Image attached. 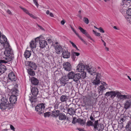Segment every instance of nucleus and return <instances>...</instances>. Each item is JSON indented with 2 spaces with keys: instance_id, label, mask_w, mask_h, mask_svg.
I'll list each match as a JSON object with an SVG mask.
<instances>
[{
  "instance_id": "4c0bfd02",
  "label": "nucleus",
  "mask_w": 131,
  "mask_h": 131,
  "mask_svg": "<svg viewBox=\"0 0 131 131\" xmlns=\"http://www.w3.org/2000/svg\"><path fill=\"white\" fill-rule=\"evenodd\" d=\"M19 7L23 10V11L25 12L26 14H28V15L29 14V13L28 11V10L26 9L25 8H23L21 6H20Z\"/></svg>"
},
{
  "instance_id": "423d86ee",
  "label": "nucleus",
  "mask_w": 131,
  "mask_h": 131,
  "mask_svg": "<svg viewBox=\"0 0 131 131\" xmlns=\"http://www.w3.org/2000/svg\"><path fill=\"white\" fill-rule=\"evenodd\" d=\"M98 122V120L95 121L94 124L93 125L94 129H95V130L97 129L99 131L101 130L104 128L103 125V124H99Z\"/></svg>"
},
{
  "instance_id": "37998d69",
  "label": "nucleus",
  "mask_w": 131,
  "mask_h": 131,
  "mask_svg": "<svg viewBox=\"0 0 131 131\" xmlns=\"http://www.w3.org/2000/svg\"><path fill=\"white\" fill-rule=\"evenodd\" d=\"M127 14L129 16H131V8H129L127 10Z\"/></svg>"
},
{
  "instance_id": "79ce46f5",
  "label": "nucleus",
  "mask_w": 131,
  "mask_h": 131,
  "mask_svg": "<svg viewBox=\"0 0 131 131\" xmlns=\"http://www.w3.org/2000/svg\"><path fill=\"white\" fill-rule=\"evenodd\" d=\"M82 73H81V78L82 79H84L86 77V73L85 72H82Z\"/></svg>"
},
{
  "instance_id": "bf43d9fd",
  "label": "nucleus",
  "mask_w": 131,
  "mask_h": 131,
  "mask_svg": "<svg viewBox=\"0 0 131 131\" xmlns=\"http://www.w3.org/2000/svg\"><path fill=\"white\" fill-rule=\"evenodd\" d=\"M29 15L30 17H32V18L35 19L36 18V17L35 16L32 14H30V13L29 14H28Z\"/></svg>"
},
{
  "instance_id": "864d4df0",
  "label": "nucleus",
  "mask_w": 131,
  "mask_h": 131,
  "mask_svg": "<svg viewBox=\"0 0 131 131\" xmlns=\"http://www.w3.org/2000/svg\"><path fill=\"white\" fill-rule=\"evenodd\" d=\"M111 91L108 92H107L105 94L106 96L108 97L111 96Z\"/></svg>"
},
{
  "instance_id": "f3484780",
  "label": "nucleus",
  "mask_w": 131,
  "mask_h": 131,
  "mask_svg": "<svg viewBox=\"0 0 131 131\" xmlns=\"http://www.w3.org/2000/svg\"><path fill=\"white\" fill-rule=\"evenodd\" d=\"M27 63L29 66L32 68L34 70H36V69L37 66L34 62L32 61H28Z\"/></svg>"
},
{
  "instance_id": "a878e982",
  "label": "nucleus",
  "mask_w": 131,
  "mask_h": 131,
  "mask_svg": "<svg viewBox=\"0 0 131 131\" xmlns=\"http://www.w3.org/2000/svg\"><path fill=\"white\" fill-rule=\"evenodd\" d=\"M127 129L129 131H131V121H129L128 122L126 126Z\"/></svg>"
},
{
  "instance_id": "20e7f679",
  "label": "nucleus",
  "mask_w": 131,
  "mask_h": 131,
  "mask_svg": "<svg viewBox=\"0 0 131 131\" xmlns=\"http://www.w3.org/2000/svg\"><path fill=\"white\" fill-rule=\"evenodd\" d=\"M45 108L44 104L41 103L38 104L36 106L35 110L38 114L41 116L43 115L44 110Z\"/></svg>"
},
{
  "instance_id": "ddd939ff",
  "label": "nucleus",
  "mask_w": 131,
  "mask_h": 131,
  "mask_svg": "<svg viewBox=\"0 0 131 131\" xmlns=\"http://www.w3.org/2000/svg\"><path fill=\"white\" fill-rule=\"evenodd\" d=\"M62 56L63 58H68L70 57V52L67 50H64L62 51Z\"/></svg>"
},
{
  "instance_id": "f704fd0d",
  "label": "nucleus",
  "mask_w": 131,
  "mask_h": 131,
  "mask_svg": "<svg viewBox=\"0 0 131 131\" xmlns=\"http://www.w3.org/2000/svg\"><path fill=\"white\" fill-rule=\"evenodd\" d=\"M2 37L3 39H4V42H1V43H4L5 42V43H7L8 45V43H9L7 42V39L6 37L4 35H2Z\"/></svg>"
},
{
  "instance_id": "1a4fd4ad",
  "label": "nucleus",
  "mask_w": 131,
  "mask_h": 131,
  "mask_svg": "<svg viewBox=\"0 0 131 131\" xmlns=\"http://www.w3.org/2000/svg\"><path fill=\"white\" fill-rule=\"evenodd\" d=\"M85 68L84 65L83 64H79L76 67V71L78 72H82Z\"/></svg>"
},
{
  "instance_id": "b1692460",
  "label": "nucleus",
  "mask_w": 131,
  "mask_h": 131,
  "mask_svg": "<svg viewBox=\"0 0 131 131\" xmlns=\"http://www.w3.org/2000/svg\"><path fill=\"white\" fill-rule=\"evenodd\" d=\"M75 74V73L72 71L69 72L67 75L68 78L69 79H73L74 77V75Z\"/></svg>"
},
{
  "instance_id": "052dcab7",
  "label": "nucleus",
  "mask_w": 131,
  "mask_h": 131,
  "mask_svg": "<svg viewBox=\"0 0 131 131\" xmlns=\"http://www.w3.org/2000/svg\"><path fill=\"white\" fill-rule=\"evenodd\" d=\"M72 57L73 60L74 61L76 58V56H75V55H74L73 53H72Z\"/></svg>"
},
{
  "instance_id": "c9c22d12",
  "label": "nucleus",
  "mask_w": 131,
  "mask_h": 131,
  "mask_svg": "<svg viewBox=\"0 0 131 131\" xmlns=\"http://www.w3.org/2000/svg\"><path fill=\"white\" fill-rule=\"evenodd\" d=\"M121 5L122 6V8L124 10L127 9L128 7L127 4H122Z\"/></svg>"
},
{
  "instance_id": "6e6552de",
  "label": "nucleus",
  "mask_w": 131,
  "mask_h": 131,
  "mask_svg": "<svg viewBox=\"0 0 131 131\" xmlns=\"http://www.w3.org/2000/svg\"><path fill=\"white\" fill-rule=\"evenodd\" d=\"M17 86L16 85L12 89H9L10 90V92L12 93V95L15 96L18 95L19 91L18 89L16 88Z\"/></svg>"
},
{
  "instance_id": "c85d7f7f",
  "label": "nucleus",
  "mask_w": 131,
  "mask_h": 131,
  "mask_svg": "<svg viewBox=\"0 0 131 131\" xmlns=\"http://www.w3.org/2000/svg\"><path fill=\"white\" fill-rule=\"evenodd\" d=\"M6 70V67L4 65H2L0 66V73H4Z\"/></svg>"
},
{
  "instance_id": "393cba45",
  "label": "nucleus",
  "mask_w": 131,
  "mask_h": 131,
  "mask_svg": "<svg viewBox=\"0 0 131 131\" xmlns=\"http://www.w3.org/2000/svg\"><path fill=\"white\" fill-rule=\"evenodd\" d=\"M66 116L64 114L60 113L59 114V119L60 120H64L66 119Z\"/></svg>"
},
{
  "instance_id": "69168bd1",
  "label": "nucleus",
  "mask_w": 131,
  "mask_h": 131,
  "mask_svg": "<svg viewBox=\"0 0 131 131\" xmlns=\"http://www.w3.org/2000/svg\"><path fill=\"white\" fill-rule=\"evenodd\" d=\"M70 42L74 47L75 48L76 46L72 42L70 41Z\"/></svg>"
},
{
  "instance_id": "412c9836",
  "label": "nucleus",
  "mask_w": 131,
  "mask_h": 131,
  "mask_svg": "<svg viewBox=\"0 0 131 131\" xmlns=\"http://www.w3.org/2000/svg\"><path fill=\"white\" fill-rule=\"evenodd\" d=\"M68 111V113L70 115H73L75 113V110L73 107L69 108Z\"/></svg>"
},
{
  "instance_id": "39448f33",
  "label": "nucleus",
  "mask_w": 131,
  "mask_h": 131,
  "mask_svg": "<svg viewBox=\"0 0 131 131\" xmlns=\"http://www.w3.org/2000/svg\"><path fill=\"white\" fill-rule=\"evenodd\" d=\"M101 79V74L100 73H97L95 78L92 82L93 84L96 87L101 82L100 80Z\"/></svg>"
},
{
  "instance_id": "9d476101",
  "label": "nucleus",
  "mask_w": 131,
  "mask_h": 131,
  "mask_svg": "<svg viewBox=\"0 0 131 131\" xmlns=\"http://www.w3.org/2000/svg\"><path fill=\"white\" fill-rule=\"evenodd\" d=\"M17 96H13V95H11L10 97L9 98V101L10 103L9 104H11V105H12V107L15 104L17 100Z\"/></svg>"
},
{
  "instance_id": "0eeeda50",
  "label": "nucleus",
  "mask_w": 131,
  "mask_h": 131,
  "mask_svg": "<svg viewBox=\"0 0 131 131\" xmlns=\"http://www.w3.org/2000/svg\"><path fill=\"white\" fill-rule=\"evenodd\" d=\"M63 68L67 71L69 72L71 70V64L68 62H65L63 63Z\"/></svg>"
},
{
  "instance_id": "3c124183",
  "label": "nucleus",
  "mask_w": 131,
  "mask_h": 131,
  "mask_svg": "<svg viewBox=\"0 0 131 131\" xmlns=\"http://www.w3.org/2000/svg\"><path fill=\"white\" fill-rule=\"evenodd\" d=\"M93 31L95 35L97 36H99L101 34L100 33L96 31H95L94 30H93Z\"/></svg>"
},
{
  "instance_id": "f257e3e1",
  "label": "nucleus",
  "mask_w": 131,
  "mask_h": 131,
  "mask_svg": "<svg viewBox=\"0 0 131 131\" xmlns=\"http://www.w3.org/2000/svg\"><path fill=\"white\" fill-rule=\"evenodd\" d=\"M31 92L33 96H32L31 94H30L29 96V100L32 105L35 106V104L38 102L36 96L38 94V90L37 88L32 87L31 89Z\"/></svg>"
},
{
  "instance_id": "5fc2aeb1",
  "label": "nucleus",
  "mask_w": 131,
  "mask_h": 131,
  "mask_svg": "<svg viewBox=\"0 0 131 131\" xmlns=\"http://www.w3.org/2000/svg\"><path fill=\"white\" fill-rule=\"evenodd\" d=\"M34 3V4H35L37 6V7H38L39 4L37 3V0H33Z\"/></svg>"
},
{
  "instance_id": "09e8293b",
  "label": "nucleus",
  "mask_w": 131,
  "mask_h": 131,
  "mask_svg": "<svg viewBox=\"0 0 131 131\" xmlns=\"http://www.w3.org/2000/svg\"><path fill=\"white\" fill-rule=\"evenodd\" d=\"M85 35L88 38L90 39L92 41H93V39L91 38V37L88 32H87Z\"/></svg>"
},
{
  "instance_id": "8fccbe9b",
  "label": "nucleus",
  "mask_w": 131,
  "mask_h": 131,
  "mask_svg": "<svg viewBox=\"0 0 131 131\" xmlns=\"http://www.w3.org/2000/svg\"><path fill=\"white\" fill-rule=\"evenodd\" d=\"M40 41V40H39V37H37V38H35L34 42H35L36 44H37V43H38V42L39 43V42Z\"/></svg>"
},
{
  "instance_id": "c03bdc74",
  "label": "nucleus",
  "mask_w": 131,
  "mask_h": 131,
  "mask_svg": "<svg viewBox=\"0 0 131 131\" xmlns=\"http://www.w3.org/2000/svg\"><path fill=\"white\" fill-rule=\"evenodd\" d=\"M60 82L61 84H64V85H63L64 86L66 84V82L62 78L60 80Z\"/></svg>"
},
{
  "instance_id": "5701e85b",
  "label": "nucleus",
  "mask_w": 131,
  "mask_h": 131,
  "mask_svg": "<svg viewBox=\"0 0 131 131\" xmlns=\"http://www.w3.org/2000/svg\"><path fill=\"white\" fill-rule=\"evenodd\" d=\"M31 54V51L28 50H26L24 54L25 57L26 58H28L30 56Z\"/></svg>"
},
{
  "instance_id": "473e14b6",
  "label": "nucleus",
  "mask_w": 131,
  "mask_h": 131,
  "mask_svg": "<svg viewBox=\"0 0 131 131\" xmlns=\"http://www.w3.org/2000/svg\"><path fill=\"white\" fill-rule=\"evenodd\" d=\"M99 87L100 89L99 90V93L101 92V93H102L103 91L106 89L104 86L102 85H101Z\"/></svg>"
},
{
  "instance_id": "4d7b16f0",
  "label": "nucleus",
  "mask_w": 131,
  "mask_h": 131,
  "mask_svg": "<svg viewBox=\"0 0 131 131\" xmlns=\"http://www.w3.org/2000/svg\"><path fill=\"white\" fill-rule=\"evenodd\" d=\"M98 30L101 32L104 33V30L101 27L99 28Z\"/></svg>"
},
{
  "instance_id": "c756f323",
  "label": "nucleus",
  "mask_w": 131,
  "mask_h": 131,
  "mask_svg": "<svg viewBox=\"0 0 131 131\" xmlns=\"http://www.w3.org/2000/svg\"><path fill=\"white\" fill-rule=\"evenodd\" d=\"M59 111L58 110H55L52 112V115L57 117L59 115Z\"/></svg>"
},
{
  "instance_id": "2f4dec72",
  "label": "nucleus",
  "mask_w": 131,
  "mask_h": 131,
  "mask_svg": "<svg viewBox=\"0 0 131 131\" xmlns=\"http://www.w3.org/2000/svg\"><path fill=\"white\" fill-rule=\"evenodd\" d=\"M77 121L78 123H80L81 124L84 125L85 122L83 119H81L80 118H79L77 119Z\"/></svg>"
},
{
  "instance_id": "a18cd8bd",
  "label": "nucleus",
  "mask_w": 131,
  "mask_h": 131,
  "mask_svg": "<svg viewBox=\"0 0 131 131\" xmlns=\"http://www.w3.org/2000/svg\"><path fill=\"white\" fill-rule=\"evenodd\" d=\"M86 125L89 126H93V123L91 121H89L87 122Z\"/></svg>"
},
{
  "instance_id": "a19ab883",
  "label": "nucleus",
  "mask_w": 131,
  "mask_h": 131,
  "mask_svg": "<svg viewBox=\"0 0 131 131\" xmlns=\"http://www.w3.org/2000/svg\"><path fill=\"white\" fill-rule=\"evenodd\" d=\"M6 57H5L4 58V59L5 60H0V63H6L10 61H8V60L7 59H6Z\"/></svg>"
},
{
  "instance_id": "72a5a7b5",
  "label": "nucleus",
  "mask_w": 131,
  "mask_h": 131,
  "mask_svg": "<svg viewBox=\"0 0 131 131\" xmlns=\"http://www.w3.org/2000/svg\"><path fill=\"white\" fill-rule=\"evenodd\" d=\"M126 120L125 118L124 117L123 118H121L119 119V122L120 123V124L122 125V127H123V122H125Z\"/></svg>"
},
{
  "instance_id": "a211bd4d",
  "label": "nucleus",
  "mask_w": 131,
  "mask_h": 131,
  "mask_svg": "<svg viewBox=\"0 0 131 131\" xmlns=\"http://www.w3.org/2000/svg\"><path fill=\"white\" fill-rule=\"evenodd\" d=\"M30 80L32 83L34 85H37L39 83L38 80L34 77H32L31 78Z\"/></svg>"
},
{
  "instance_id": "bb28decb",
  "label": "nucleus",
  "mask_w": 131,
  "mask_h": 131,
  "mask_svg": "<svg viewBox=\"0 0 131 131\" xmlns=\"http://www.w3.org/2000/svg\"><path fill=\"white\" fill-rule=\"evenodd\" d=\"M30 46L31 49H33L36 47V43L33 40H32L30 43Z\"/></svg>"
},
{
  "instance_id": "2eb2a0df",
  "label": "nucleus",
  "mask_w": 131,
  "mask_h": 131,
  "mask_svg": "<svg viewBox=\"0 0 131 131\" xmlns=\"http://www.w3.org/2000/svg\"><path fill=\"white\" fill-rule=\"evenodd\" d=\"M131 105V100H126L124 104V107L127 110L129 108Z\"/></svg>"
},
{
  "instance_id": "dca6fc26",
  "label": "nucleus",
  "mask_w": 131,
  "mask_h": 131,
  "mask_svg": "<svg viewBox=\"0 0 131 131\" xmlns=\"http://www.w3.org/2000/svg\"><path fill=\"white\" fill-rule=\"evenodd\" d=\"M81 78V74H80L79 73H75L73 79V81L77 82Z\"/></svg>"
},
{
  "instance_id": "774afa93",
  "label": "nucleus",
  "mask_w": 131,
  "mask_h": 131,
  "mask_svg": "<svg viewBox=\"0 0 131 131\" xmlns=\"http://www.w3.org/2000/svg\"><path fill=\"white\" fill-rule=\"evenodd\" d=\"M77 129L79 131H86L84 129H81L80 128H77Z\"/></svg>"
},
{
  "instance_id": "4468645a",
  "label": "nucleus",
  "mask_w": 131,
  "mask_h": 131,
  "mask_svg": "<svg viewBox=\"0 0 131 131\" xmlns=\"http://www.w3.org/2000/svg\"><path fill=\"white\" fill-rule=\"evenodd\" d=\"M55 49L56 53L59 54L60 52L63 51L62 47L60 45H57L55 46Z\"/></svg>"
},
{
  "instance_id": "ea45409f",
  "label": "nucleus",
  "mask_w": 131,
  "mask_h": 131,
  "mask_svg": "<svg viewBox=\"0 0 131 131\" xmlns=\"http://www.w3.org/2000/svg\"><path fill=\"white\" fill-rule=\"evenodd\" d=\"M19 7L23 10V11L25 12L26 14H28V15L29 14V13L28 11V10L26 9L25 8H23L21 6H20Z\"/></svg>"
},
{
  "instance_id": "e2e57ef3",
  "label": "nucleus",
  "mask_w": 131,
  "mask_h": 131,
  "mask_svg": "<svg viewBox=\"0 0 131 131\" xmlns=\"http://www.w3.org/2000/svg\"><path fill=\"white\" fill-rule=\"evenodd\" d=\"M73 53L74 55H75V56H79L80 55V54L79 53H78V52H73Z\"/></svg>"
},
{
  "instance_id": "de8ad7c7",
  "label": "nucleus",
  "mask_w": 131,
  "mask_h": 131,
  "mask_svg": "<svg viewBox=\"0 0 131 131\" xmlns=\"http://www.w3.org/2000/svg\"><path fill=\"white\" fill-rule=\"evenodd\" d=\"M50 112H46L45 113H43V115L45 117H49L50 115Z\"/></svg>"
},
{
  "instance_id": "e433bc0d",
  "label": "nucleus",
  "mask_w": 131,
  "mask_h": 131,
  "mask_svg": "<svg viewBox=\"0 0 131 131\" xmlns=\"http://www.w3.org/2000/svg\"><path fill=\"white\" fill-rule=\"evenodd\" d=\"M79 29L80 30V31L83 34H85L87 32L84 29L81 27H79Z\"/></svg>"
},
{
  "instance_id": "0e129e2a",
  "label": "nucleus",
  "mask_w": 131,
  "mask_h": 131,
  "mask_svg": "<svg viewBox=\"0 0 131 131\" xmlns=\"http://www.w3.org/2000/svg\"><path fill=\"white\" fill-rule=\"evenodd\" d=\"M73 31L74 32L75 34L79 38V37H80L81 36H79V34L77 33L75 30H74Z\"/></svg>"
},
{
  "instance_id": "338daca9",
  "label": "nucleus",
  "mask_w": 131,
  "mask_h": 131,
  "mask_svg": "<svg viewBox=\"0 0 131 131\" xmlns=\"http://www.w3.org/2000/svg\"><path fill=\"white\" fill-rule=\"evenodd\" d=\"M6 12L7 13L11 15L12 14L11 12L9 9H8Z\"/></svg>"
},
{
  "instance_id": "f03ea898",
  "label": "nucleus",
  "mask_w": 131,
  "mask_h": 131,
  "mask_svg": "<svg viewBox=\"0 0 131 131\" xmlns=\"http://www.w3.org/2000/svg\"><path fill=\"white\" fill-rule=\"evenodd\" d=\"M12 108V105L9 104L8 102L7 99L5 97H3L1 99L0 108L2 110H9Z\"/></svg>"
},
{
  "instance_id": "58836bf2",
  "label": "nucleus",
  "mask_w": 131,
  "mask_h": 131,
  "mask_svg": "<svg viewBox=\"0 0 131 131\" xmlns=\"http://www.w3.org/2000/svg\"><path fill=\"white\" fill-rule=\"evenodd\" d=\"M19 7L23 10V11L25 12L26 14H28V15L29 14V13L28 11V10L26 9L25 8H23L21 6H20Z\"/></svg>"
},
{
  "instance_id": "4be33fe9",
  "label": "nucleus",
  "mask_w": 131,
  "mask_h": 131,
  "mask_svg": "<svg viewBox=\"0 0 131 131\" xmlns=\"http://www.w3.org/2000/svg\"><path fill=\"white\" fill-rule=\"evenodd\" d=\"M87 71L88 72L90 73L91 75H96V73L95 71H94V70H93V68H90L89 69H87Z\"/></svg>"
},
{
  "instance_id": "9b49d317",
  "label": "nucleus",
  "mask_w": 131,
  "mask_h": 131,
  "mask_svg": "<svg viewBox=\"0 0 131 131\" xmlns=\"http://www.w3.org/2000/svg\"><path fill=\"white\" fill-rule=\"evenodd\" d=\"M117 97L120 100L126 99L129 98V96L128 95H123L121 94V93L118 92L117 93Z\"/></svg>"
},
{
  "instance_id": "f8f14e48",
  "label": "nucleus",
  "mask_w": 131,
  "mask_h": 131,
  "mask_svg": "<svg viewBox=\"0 0 131 131\" xmlns=\"http://www.w3.org/2000/svg\"><path fill=\"white\" fill-rule=\"evenodd\" d=\"M8 78L9 79L12 81H15L16 80V77L14 72H11L8 74Z\"/></svg>"
},
{
  "instance_id": "680f3d73",
  "label": "nucleus",
  "mask_w": 131,
  "mask_h": 131,
  "mask_svg": "<svg viewBox=\"0 0 131 131\" xmlns=\"http://www.w3.org/2000/svg\"><path fill=\"white\" fill-rule=\"evenodd\" d=\"M127 1H126L125 0H123L122 2V3H121V4H127L128 3L129 4V3L128 2V3L127 2Z\"/></svg>"
},
{
  "instance_id": "6ab92c4d",
  "label": "nucleus",
  "mask_w": 131,
  "mask_h": 131,
  "mask_svg": "<svg viewBox=\"0 0 131 131\" xmlns=\"http://www.w3.org/2000/svg\"><path fill=\"white\" fill-rule=\"evenodd\" d=\"M39 45L40 48H43L47 45V43L46 41L44 40H42L39 42Z\"/></svg>"
},
{
  "instance_id": "7ed1b4c3",
  "label": "nucleus",
  "mask_w": 131,
  "mask_h": 131,
  "mask_svg": "<svg viewBox=\"0 0 131 131\" xmlns=\"http://www.w3.org/2000/svg\"><path fill=\"white\" fill-rule=\"evenodd\" d=\"M7 46L6 48L4 53L6 57V59L8 61H12L14 58L13 51L9 43H8Z\"/></svg>"
},
{
  "instance_id": "6e6d98bb",
  "label": "nucleus",
  "mask_w": 131,
  "mask_h": 131,
  "mask_svg": "<svg viewBox=\"0 0 131 131\" xmlns=\"http://www.w3.org/2000/svg\"><path fill=\"white\" fill-rule=\"evenodd\" d=\"M79 38H80V39L81 41L84 43V44L86 45H87V42L85 41H84V40L82 38V37H79Z\"/></svg>"
},
{
  "instance_id": "603ef678",
  "label": "nucleus",
  "mask_w": 131,
  "mask_h": 131,
  "mask_svg": "<svg viewBox=\"0 0 131 131\" xmlns=\"http://www.w3.org/2000/svg\"><path fill=\"white\" fill-rule=\"evenodd\" d=\"M77 122V118L75 117H74L73 119L72 123L73 124H75Z\"/></svg>"
},
{
  "instance_id": "7c9ffc66",
  "label": "nucleus",
  "mask_w": 131,
  "mask_h": 131,
  "mask_svg": "<svg viewBox=\"0 0 131 131\" xmlns=\"http://www.w3.org/2000/svg\"><path fill=\"white\" fill-rule=\"evenodd\" d=\"M118 92L117 91H111L110 97L111 98H114L116 95L117 96Z\"/></svg>"
},
{
  "instance_id": "aec40b11",
  "label": "nucleus",
  "mask_w": 131,
  "mask_h": 131,
  "mask_svg": "<svg viewBox=\"0 0 131 131\" xmlns=\"http://www.w3.org/2000/svg\"><path fill=\"white\" fill-rule=\"evenodd\" d=\"M27 70L28 73L30 75L34 76L35 75V72L32 69L30 68H29L27 69Z\"/></svg>"
},
{
  "instance_id": "13d9d810",
  "label": "nucleus",
  "mask_w": 131,
  "mask_h": 131,
  "mask_svg": "<svg viewBox=\"0 0 131 131\" xmlns=\"http://www.w3.org/2000/svg\"><path fill=\"white\" fill-rule=\"evenodd\" d=\"M63 78V79L66 82V81H68V79L67 78V77L66 76H63L62 77Z\"/></svg>"
},
{
  "instance_id": "49530a36",
  "label": "nucleus",
  "mask_w": 131,
  "mask_h": 131,
  "mask_svg": "<svg viewBox=\"0 0 131 131\" xmlns=\"http://www.w3.org/2000/svg\"><path fill=\"white\" fill-rule=\"evenodd\" d=\"M83 21L87 24H88L89 23V20L88 18L85 17H84L83 18Z\"/></svg>"
},
{
  "instance_id": "cd10ccee",
  "label": "nucleus",
  "mask_w": 131,
  "mask_h": 131,
  "mask_svg": "<svg viewBox=\"0 0 131 131\" xmlns=\"http://www.w3.org/2000/svg\"><path fill=\"white\" fill-rule=\"evenodd\" d=\"M67 99V96L66 95H62L60 97V100L62 102L66 101Z\"/></svg>"
}]
</instances>
